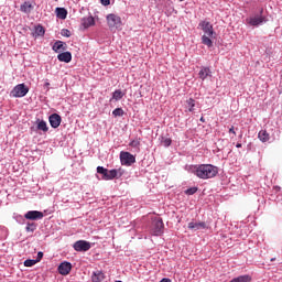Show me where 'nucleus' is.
Returning a JSON list of instances; mask_svg holds the SVG:
<instances>
[{
	"instance_id": "6e6552de",
	"label": "nucleus",
	"mask_w": 282,
	"mask_h": 282,
	"mask_svg": "<svg viewBox=\"0 0 282 282\" xmlns=\"http://www.w3.org/2000/svg\"><path fill=\"white\" fill-rule=\"evenodd\" d=\"M76 252H87L91 250V243L87 240H78L73 245Z\"/></svg>"
},
{
	"instance_id": "cd10ccee",
	"label": "nucleus",
	"mask_w": 282,
	"mask_h": 282,
	"mask_svg": "<svg viewBox=\"0 0 282 282\" xmlns=\"http://www.w3.org/2000/svg\"><path fill=\"white\" fill-rule=\"evenodd\" d=\"M26 232H34L36 230V224L35 223H28L25 227Z\"/></svg>"
},
{
	"instance_id": "473e14b6",
	"label": "nucleus",
	"mask_w": 282,
	"mask_h": 282,
	"mask_svg": "<svg viewBox=\"0 0 282 282\" xmlns=\"http://www.w3.org/2000/svg\"><path fill=\"white\" fill-rule=\"evenodd\" d=\"M172 142H173V141L171 140V138H163V139H162V144H163L165 148L171 147Z\"/></svg>"
},
{
	"instance_id": "f03ea898",
	"label": "nucleus",
	"mask_w": 282,
	"mask_h": 282,
	"mask_svg": "<svg viewBox=\"0 0 282 282\" xmlns=\"http://www.w3.org/2000/svg\"><path fill=\"white\" fill-rule=\"evenodd\" d=\"M198 28L203 30L204 35L202 36L203 45H207L208 47H213V35L215 34V30L213 29V24L208 21H200Z\"/></svg>"
},
{
	"instance_id": "39448f33",
	"label": "nucleus",
	"mask_w": 282,
	"mask_h": 282,
	"mask_svg": "<svg viewBox=\"0 0 282 282\" xmlns=\"http://www.w3.org/2000/svg\"><path fill=\"white\" fill-rule=\"evenodd\" d=\"M30 91V88L25 86V84H18L10 93V96L13 98H23L28 96V93Z\"/></svg>"
},
{
	"instance_id": "423d86ee",
	"label": "nucleus",
	"mask_w": 282,
	"mask_h": 282,
	"mask_svg": "<svg viewBox=\"0 0 282 282\" xmlns=\"http://www.w3.org/2000/svg\"><path fill=\"white\" fill-rule=\"evenodd\" d=\"M107 23L108 28L111 30H118L122 26V19L113 13H110L107 15Z\"/></svg>"
},
{
	"instance_id": "20e7f679",
	"label": "nucleus",
	"mask_w": 282,
	"mask_h": 282,
	"mask_svg": "<svg viewBox=\"0 0 282 282\" xmlns=\"http://www.w3.org/2000/svg\"><path fill=\"white\" fill-rule=\"evenodd\" d=\"M150 234L154 237H162V235H164V221H162V218L155 217L152 220Z\"/></svg>"
},
{
	"instance_id": "2eb2a0df",
	"label": "nucleus",
	"mask_w": 282,
	"mask_h": 282,
	"mask_svg": "<svg viewBox=\"0 0 282 282\" xmlns=\"http://www.w3.org/2000/svg\"><path fill=\"white\" fill-rule=\"evenodd\" d=\"M124 96H127V91L116 89L112 93V97L110 98V102H112V100H116V102H118L119 100H122V98H124Z\"/></svg>"
},
{
	"instance_id": "4be33fe9",
	"label": "nucleus",
	"mask_w": 282,
	"mask_h": 282,
	"mask_svg": "<svg viewBox=\"0 0 282 282\" xmlns=\"http://www.w3.org/2000/svg\"><path fill=\"white\" fill-rule=\"evenodd\" d=\"M258 138L261 142H270V133L267 130H260Z\"/></svg>"
},
{
	"instance_id": "a19ab883",
	"label": "nucleus",
	"mask_w": 282,
	"mask_h": 282,
	"mask_svg": "<svg viewBox=\"0 0 282 282\" xmlns=\"http://www.w3.org/2000/svg\"><path fill=\"white\" fill-rule=\"evenodd\" d=\"M44 86L48 88V87H50V83L46 82V83L44 84Z\"/></svg>"
},
{
	"instance_id": "72a5a7b5",
	"label": "nucleus",
	"mask_w": 282,
	"mask_h": 282,
	"mask_svg": "<svg viewBox=\"0 0 282 282\" xmlns=\"http://www.w3.org/2000/svg\"><path fill=\"white\" fill-rule=\"evenodd\" d=\"M197 193V187H189L185 191V195H195Z\"/></svg>"
},
{
	"instance_id": "37998d69",
	"label": "nucleus",
	"mask_w": 282,
	"mask_h": 282,
	"mask_svg": "<svg viewBox=\"0 0 282 282\" xmlns=\"http://www.w3.org/2000/svg\"><path fill=\"white\" fill-rule=\"evenodd\" d=\"M178 1H184V0H178Z\"/></svg>"
},
{
	"instance_id": "aec40b11",
	"label": "nucleus",
	"mask_w": 282,
	"mask_h": 282,
	"mask_svg": "<svg viewBox=\"0 0 282 282\" xmlns=\"http://www.w3.org/2000/svg\"><path fill=\"white\" fill-rule=\"evenodd\" d=\"M119 170H108L107 174H106V181L109 180H116V177H121L122 173H120Z\"/></svg>"
},
{
	"instance_id": "f8f14e48",
	"label": "nucleus",
	"mask_w": 282,
	"mask_h": 282,
	"mask_svg": "<svg viewBox=\"0 0 282 282\" xmlns=\"http://www.w3.org/2000/svg\"><path fill=\"white\" fill-rule=\"evenodd\" d=\"M187 228L194 231L206 230L208 228V225H206L204 221H199V223L191 221L188 223Z\"/></svg>"
},
{
	"instance_id": "f3484780",
	"label": "nucleus",
	"mask_w": 282,
	"mask_h": 282,
	"mask_svg": "<svg viewBox=\"0 0 282 282\" xmlns=\"http://www.w3.org/2000/svg\"><path fill=\"white\" fill-rule=\"evenodd\" d=\"M21 12H24V14H30L32 10H34V6H32L31 1H25L23 4L20 6Z\"/></svg>"
},
{
	"instance_id": "f257e3e1",
	"label": "nucleus",
	"mask_w": 282,
	"mask_h": 282,
	"mask_svg": "<svg viewBox=\"0 0 282 282\" xmlns=\"http://www.w3.org/2000/svg\"><path fill=\"white\" fill-rule=\"evenodd\" d=\"M189 173H194L199 180H212L219 173V169L213 164L191 165Z\"/></svg>"
},
{
	"instance_id": "c9c22d12",
	"label": "nucleus",
	"mask_w": 282,
	"mask_h": 282,
	"mask_svg": "<svg viewBox=\"0 0 282 282\" xmlns=\"http://www.w3.org/2000/svg\"><path fill=\"white\" fill-rule=\"evenodd\" d=\"M41 259H43V251L37 252V257H36L35 261L39 263L41 261Z\"/></svg>"
},
{
	"instance_id": "a878e982",
	"label": "nucleus",
	"mask_w": 282,
	"mask_h": 282,
	"mask_svg": "<svg viewBox=\"0 0 282 282\" xmlns=\"http://www.w3.org/2000/svg\"><path fill=\"white\" fill-rule=\"evenodd\" d=\"M112 116L115 118H122V116H124V110L122 108H116L113 111H112Z\"/></svg>"
},
{
	"instance_id": "e433bc0d",
	"label": "nucleus",
	"mask_w": 282,
	"mask_h": 282,
	"mask_svg": "<svg viewBox=\"0 0 282 282\" xmlns=\"http://www.w3.org/2000/svg\"><path fill=\"white\" fill-rule=\"evenodd\" d=\"M101 6H109L111 3V0H100Z\"/></svg>"
},
{
	"instance_id": "1a4fd4ad",
	"label": "nucleus",
	"mask_w": 282,
	"mask_h": 282,
	"mask_svg": "<svg viewBox=\"0 0 282 282\" xmlns=\"http://www.w3.org/2000/svg\"><path fill=\"white\" fill-rule=\"evenodd\" d=\"M43 217H44L43 212H39V210H29L24 215V218L31 221H39L40 219H43Z\"/></svg>"
},
{
	"instance_id": "c756f323",
	"label": "nucleus",
	"mask_w": 282,
	"mask_h": 282,
	"mask_svg": "<svg viewBox=\"0 0 282 282\" xmlns=\"http://www.w3.org/2000/svg\"><path fill=\"white\" fill-rule=\"evenodd\" d=\"M36 260L28 259L24 261V267L25 268H32L33 265H36Z\"/></svg>"
},
{
	"instance_id": "393cba45",
	"label": "nucleus",
	"mask_w": 282,
	"mask_h": 282,
	"mask_svg": "<svg viewBox=\"0 0 282 282\" xmlns=\"http://www.w3.org/2000/svg\"><path fill=\"white\" fill-rule=\"evenodd\" d=\"M45 35V29L43 25L39 24L35 26V36H44Z\"/></svg>"
},
{
	"instance_id": "c85d7f7f",
	"label": "nucleus",
	"mask_w": 282,
	"mask_h": 282,
	"mask_svg": "<svg viewBox=\"0 0 282 282\" xmlns=\"http://www.w3.org/2000/svg\"><path fill=\"white\" fill-rule=\"evenodd\" d=\"M8 237V228L0 226V239H6Z\"/></svg>"
},
{
	"instance_id": "b1692460",
	"label": "nucleus",
	"mask_w": 282,
	"mask_h": 282,
	"mask_svg": "<svg viewBox=\"0 0 282 282\" xmlns=\"http://www.w3.org/2000/svg\"><path fill=\"white\" fill-rule=\"evenodd\" d=\"M251 281H252V276H250L249 274H245V275L234 278L230 282H251Z\"/></svg>"
},
{
	"instance_id": "58836bf2",
	"label": "nucleus",
	"mask_w": 282,
	"mask_h": 282,
	"mask_svg": "<svg viewBox=\"0 0 282 282\" xmlns=\"http://www.w3.org/2000/svg\"><path fill=\"white\" fill-rule=\"evenodd\" d=\"M236 148H237V149H241V143H237V144H236Z\"/></svg>"
},
{
	"instance_id": "ddd939ff",
	"label": "nucleus",
	"mask_w": 282,
	"mask_h": 282,
	"mask_svg": "<svg viewBox=\"0 0 282 282\" xmlns=\"http://www.w3.org/2000/svg\"><path fill=\"white\" fill-rule=\"evenodd\" d=\"M53 52H56V54L61 52H65L67 50V43L63 41H56L52 46Z\"/></svg>"
},
{
	"instance_id": "4468645a",
	"label": "nucleus",
	"mask_w": 282,
	"mask_h": 282,
	"mask_svg": "<svg viewBox=\"0 0 282 282\" xmlns=\"http://www.w3.org/2000/svg\"><path fill=\"white\" fill-rule=\"evenodd\" d=\"M57 59L59 63H72V53L69 51L59 53Z\"/></svg>"
},
{
	"instance_id": "9d476101",
	"label": "nucleus",
	"mask_w": 282,
	"mask_h": 282,
	"mask_svg": "<svg viewBox=\"0 0 282 282\" xmlns=\"http://www.w3.org/2000/svg\"><path fill=\"white\" fill-rule=\"evenodd\" d=\"M57 272L62 274V276H67V274L72 272V264L67 261L62 262L57 268Z\"/></svg>"
},
{
	"instance_id": "bb28decb",
	"label": "nucleus",
	"mask_w": 282,
	"mask_h": 282,
	"mask_svg": "<svg viewBox=\"0 0 282 282\" xmlns=\"http://www.w3.org/2000/svg\"><path fill=\"white\" fill-rule=\"evenodd\" d=\"M107 172H108V170L105 169L104 166H98L97 167V173H99V175H102V180L107 178Z\"/></svg>"
},
{
	"instance_id": "9b49d317",
	"label": "nucleus",
	"mask_w": 282,
	"mask_h": 282,
	"mask_svg": "<svg viewBox=\"0 0 282 282\" xmlns=\"http://www.w3.org/2000/svg\"><path fill=\"white\" fill-rule=\"evenodd\" d=\"M62 118L58 113H53L48 117V122L53 129H58L61 127Z\"/></svg>"
},
{
	"instance_id": "4c0bfd02",
	"label": "nucleus",
	"mask_w": 282,
	"mask_h": 282,
	"mask_svg": "<svg viewBox=\"0 0 282 282\" xmlns=\"http://www.w3.org/2000/svg\"><path fill=\"white\" fill-rule=\"evenodd\" d=\"M229 133H232L234 135H237V132H235V127H231V128L229 129Z\"/></svg>"
},
{
	"instance_id": "79ce46f5",
	"label": "nucleus",
	"mask_w": 282,
	"mask_h": 282,
	"mask_svg": "<svg viewBox=\"0 0 282 282\" xmlns=\"http://www.w3.org/2000/svg\"><path fill=\"white\" fill-rule=\"evenodd\" d=\"M271 261H275V258L271 259Z\"/></svg>"
},
{
	"instance_id": "0eeeda50",
	"label": "nucleus",
	"mask_w": 282,
	"mask_h": 282,
	"mask_svg": "<svg viewBox=\"0 0 282 282\" xmlns=\"http://www.w3.org/2000/svg\"><path fill=\"white\" fill-rule=\"evenodd\" d=\"M119 158L122 166H131L135 164V156L130 152L121 151Z\"/></svg>"
},
{
	"instance_id": "6ab92c4d",
	"label": "nucleus",
	"mask_w": 282,
	"mask_h": 282,
	"mask_svg": "<svg viewBox=\"0 0 282 282\" xmlns=\"http://www.w3.org/2000/svg\"><path fill=\"white\" fill-rule=\"evenodd\" d=\"M198 76L200 79L206 80V78H208L209 76H213V72H210L209 67H202Z\"/></svg>"
},
{
	"instance_id": "ea45409f",
	"label": "nucleus",
	"mask_w": 282,
	"mask_h": 282,
	"mask_svg": "<svg viewBox=\"0 0 282 282\" xmlns=\"http://www.w3.org/2000/svg\"><path fill=\"white\" fill-rule=\"evenodd\" d=\"M200 122H206V119H204V117H200Z\"/></svg>"
},
{
	"instance_id": "5701e85b",
	"label": "nucleus",
	"mask_w": 282,
	"mask_h": 282,
	"mask_svg": "<svg viewBox=\"0 0 282 282\" xmlns=\"http://www.w3.org/2000/svg\"><path fill=\"white\" fill-rule=\"evenodd\" d=\"M57 19L65 20L67 19V9L65 8H56L55 9Z\"/></svg>"
},
{
	"instance_id": "a211bd4d",
	"label": "nucleus",
	"mask_w": 282,
	"mask_h": 282,
	"mask_svg": "<svg viewBox=\"0 0 282 282\" xmlns=\"http://www.w3.org/2000/svg\"><path fill=\"white\" fill-rule=\"evenodd\" d=\"M96 21L94 20V17L89 15L82 19V25L87 30V28H91V25H95Z\"/></svg>"
},
{
	"instance_id": "7ed1b4c3",
	"label": "nucleus",
	"mask_w": 282,
	"mask_h": 282,
	"mask_svg": "<svg viewBox=\"0 0 282 282\" xmlns=\"http://www.w3.org/2000/svg\"><path fill=\"white\" fill-rule=\"evenodd\" d=\"M246 23L253 28H259V25H263V23H268V17L263 14V8L260 9L259 13L250 15L246 19Z\"/></svg>"
},
{
	"instance_id": "412c9836",
	"label": "nucleus",
	"mask_w": 282,
	"mask_h": 282,
	"mask_svg": "<svg viewBox=\"0 0 282 282\" xmlns=\"http://www.w3.org/2000/svg\"><path fill=\"white\" fill-rule=\"evenodd\" d=\"M91 281L93 282H102V281H105V273H102V271L93 272Z\"/></svg>"
},
{
	"instance_id": "dca6fc26",
	"label": "nucleus",
	"mask_w": 282,
	"mask_h": 282,
	"mask_svg": "<svg viewBox=\"0 0 282 282\" xmlns=\"http://www.w3.org/2000/svg\"><path fill=\"white\" fill-rule=\"evenodd\" d=\"M36 129L37 131H42L43 133H47V131H50V127H47V122L41 119L36 120Z\"/></svg>"
},
{
	"instance_id": "2f4dec72",
	"label": "nucleus",
	"mask_w": 282,
	"mask_h": 282,
	"mask_svg": "<svg viewBox=\"0 0 282 282\" xmlns=\"http://www.w3.org/2000/svg\"><path fill=\"white\" fill-rule=\"evenodd\" d=\"M187 105H188L189 111H194L195 110V99L189 98L187 100Z\"/></svg>"
},
{
	"instance_id": "f704fd0d",
	"label": "nucleus",
	"mask_w": 282,
	"mask_h": 282,
	"mask_svg": "<svg viewBox=\"0 0 282 282\" xmlns=\"http://www.w3.org/2000/svg\"><path fill=\"white\" fill-rule=\"evenodd\" d=\"M61 34L62 36H66V39H69V36H72V32L67 29H63Z\"/></svg>"
},
{
	"instance_id": "7c9ffc66",
	"label": "nucleus",
	"mask_w": 282,
	"mask_h": 282,
	"mask_svg": "<svg viewBox=\"0 0 282 282\" xmlns=\"http://www.w3.org/2000/svg\"><path fill=\"white\" fill-rule=\"evenodd\" d=\"M129 147H132V149H140V140L134 139L129 143Z\"/></svg>"
}]
</instances>
